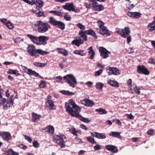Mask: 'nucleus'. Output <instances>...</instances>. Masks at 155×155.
<instances>
[{
	"mask_svg": "<svg viewBox=\"0 0 155 155\" xmlns=\"http://www.w3.org/2000/svg\"><path fill=\"white\" fill-rule=\"evenodd\" d=\"M28 53L31 56L38 57V54L43 55L49 53V52L43 51L41 49H36L34 45H29L27 48Z\"/></svg>",
	"mask_w": 155,
	"mask_h": 155,
	"instance_id": "1",
	"label": "nucleus"
},
{
	"mask_svg": "<svg viewBox=\"0 0 155 155\" xmlns=\"http://www.w3.org/2000/svg\"><path fill=\"white\" fill-rule=\"evenodd\" d=\"M35 25L37 27L38 31L40 33H44L47 32L51 28L48 23L41 21H36Z\"/></svg>",
	"mask_w": 155,
	"mask_h": 155,
	"instance_id": "2",
	"label": "nucleus"
},
{
	"mask_svg": "<svg viewBox=\"0 0 155 155\" xmlns=\"http://www.w3.org/2000/svg\"><path fill=\"white\" fill-rule=\"evenodd\" d=\"M63 78L65 82L72 87H75V85L77 84L76 77L73 74L66 75L64 76Z\"/></svg>",
	"mask_w": 155,
	"mask_h": 155,
	"instance_id": "3",
	"label": "nucleus"
},
{
	"mask_svg": "<svg viewBox=\"0 0 155 155\" xmlns=\"http://www.w3.org/2000/svg\"><path fill=\"white\" fill-rule=\"evenodd\" d=\"M66 139L65 136L63 135H54L53 136V140L58 144L61 148L64 147L66 146V141L64 140Z\"/></svg>",
	"mask_w": 155,
	"mask_h": 155,
	"instance_id": "4",
	"label": "nucleus"
},
{
	"mask_svg": "<svg viewBox=\"0 0 155 155\" xmlns=\"http://www.w3.org/2000/svg\"><path fill=\"white\" fill-rule=\"evenodd\" d=\"M97 22L99 28V33L103 35H106L107 36H110V34L108 33L109 31L108 30L104 25V22L100 20L98 21Z\"/></svg>",
	"mask_w": 155,
	"mask_h": 155,
	"instance_id": "5",
	"label": "nucleus"
},
{
	"mask_svg": "<svg viewBox=\"0 0 155 155\" xmlns=\"http://www.w3.org/2000/svg\"><path fill=\"white\" fill-rule=\"evenodd\" d=\"M116 32L120 35L122 37L125 38L129 35L130 31L128 27H125L124 29L117 28Z\"/></svg>",
	"mask_w": 155,
	"mask_h": 155,
	"instance_id": "6",
	"label": "nucleus"
},
{
	"mask_svg": "<svg viewBox=\"0 0 155 155\" xmlns=\"http://www.w3.org/2000/svg\"><path fill=\"white\" fill-rule=\"evenodd\" d=\"M65 108L69 114L73 117L76 116L78 112L75 111L72 106L68 103H65Z\"/></svg>",
	"mask_w": 155,
	"mask_h": 155,
	"instance_id": "7",
	"label": "nucleus"
},
{
	"mask_svg": "<svg viewBox=\"0 0 155 155\" xmlns=\"http://www.w3.org/2000/svg\"><path fill=\"white\" fill-rule=\"evenodd\" d=\"M92 3L91 4V9L95 11H101L103 10L104 8L101 5H99L96 1L94 0H90Z\"/></svg>",
	"mask_w": 155,
	"mask_h": 155,
	"instance_id": "8",
	"label": "nucleus"
},
{
	"mask_svg": "<svg viewBox=\"0 0 155 155\" xmlns=\"http://www.w3.org/2000/svg\"><path fill=\"white\" fill-rule=\"evenodd\" d=\"M62 8L64 9L69 11H73L77 12H78L75 9L74 6L72 2L67 3L62 6Z\"/></svg>",
	"mask_w": 155,
	"mask_h": 155,
	"instance_id": "9",
	"label": "nucleus"
},
{
	"mask_svg": "<svg viewBox=\"0 0 155 155\" xmlns=\"http://www.w3.org/2000/svg\"><path fill=\"white\" fill-rule=\"evenodd\" d=\"M20 67L24 72L26 73L29 75H33L36 77L39 76V74L35 71H32L30 69H28V68L25 66L21 65Z\"/></svg>",
	"mask_w": 155,
	"mask_h": 155,
	"instance_id": "10",
	"label": "nucleus"
},
{
	"mask_svg": "<svg viewBox=\"0 0 155 155\" xmlns=\"http://www.w3.org/2000/svg\"><path fill=\"white\" fill-rule=\"evenodd\" d=\"M137 71L140 74H144L147 75L149 74V71L143 65L138 66L137 67Z\"/></svg>",
	"mask_w": 155,
	"mask_h": 155,
	"instance_id": "11",
	"label": "nucleus"
},
{
	"mask_svg": "<svg viewBox=\"0 0 155 155\" xmlns=\"http://www.w3.org/2000/svg\"><path fill=\"white\" fill-rule=\"evenodd\" d=\"M99 50L101 53V56L104 58H106L108 56V54L110 53L103 47H100Z\"/></svg>",
	"mask_w": 155,
	"mask_h": 155,
	"instance_id": "12",
	"label": "nucleus"
},
{
	"mask_svg": "<svg viewBox=\"0 0 155 155\" xmlns=\"http://www.w3.org/2000/svg\"><path fill=\"white\" fill-rule=\"evenodd\" d=\"M108 70L109 71L108 72V73L109 75L114 74L116 75L120 74V71L116 68L109 67Z\"/></svg>",
	"mask_w": 155,
	"mask_h": 155,
	"instance_id": "13",
	"label": "nucleus"
},
{
	"mask_svg": "<svg viewBox=\"0 0 155 155\" xmlns=\"http://www.w3.org/2000/svg\"><path fill=\"white\" fill-rule=\"evenodd\" d=\"M0 136L5 141H8L11 139L10 134L7 132H0Z\"/></svg>",
	"mask_w": 155,
	"mask_h": 155,
	"instance_id": "14",
	"label": "nucleus"
},
{
	"mask_svg": "<svg viewBox=\"0 0 155 155\" xmlns=\"http://www.w3.org/2000/svg\"><path fill=\"white\" fill-rule=\"evenodd\" d=\"M1 21L4 24L10 29H12L14 26L12 23L9 21L7 20L6 19L2 18L0 19Z\"/></svg>",
	"mask_w": 155,
	"mask_h": 155,
	"instance_id": "15",
	"label": "nucleus"
},
{
	"mask_svg": "<svg viewBox=\"0 0 155 155\" xmlns=\"http://www.w3.org/2000/svg\"><path fill=\"white\" fill-rule=\"evenodd\" d=\"M49 39L48 37L45 36H40L39 37V44L38 45H45L47 44V41Z\"/></svg>",
	"mask_w": 155,
	"mask_h": 155,
	"instance_id": "16",
	"label": "nucleus"
},
{
	"mask_svg": "<svg viewBox=\"0 0 155 155\" xmlns=\"http://www.w3.org/2000/svg\"><path fill=\"white\" fill-rule=\"evenodd\" d=\"M27 36L34 44H36L37 45H38V44H39V37L33 36L30 34L27 35Z\"/></svg>",
	"mask_w": 155,
	"mask_h": 155,
	"instance_id": "17",
	"label": "nucleus"
},
{
	"mask_svg": "<svg viewBox=\"0 0 155 155\" xmlns=\"http://www.w3.org/2000/svg\"><path fill=\"white\" fill-rule=\"evenodd\" d=\"M68 104H69L72 106L75 111L78 112H80L81 111V109L76 104L73 100L72 99L69 100Z\"/></svg>",
	"mask_w": 155,
	"mask_h": 155,
	"instance_id": "18",
	"label": "nucleus"
},
{
	"mask_svg": "<svg viewBox=\"0 0 155 155\" xmlns=\"http://www.w3.org/2000/svg\"><path fill=\"white\" fill-rule=\"evenodd\" d=\"M50 98L51 97L49 95L48 96L46 100L47 101L46 102V103L47 105H48L50 109H55V108L54 107H55L54 105L53 101L50 100Z\"/></svg>",
	"mask_w": 155,
	"mask_h": 155,
	"instance_id": "19",
	"label": "nucleus"
},
{
	"mask_svg": "<svg viewBox=\"0 0 155 155\" xmlns=\"http://www.w3.org/2000/svg\"><path fill=\"white\" fill-rule=\"evenodd\" d=\"M81 103L86 106L91 107L93 105V102L89 100L84 99L81 101Z\"/></svg>",
	"mask_w": 155,
	"mask_h": 155,
	"instance_id": "20",
	"label": "nucleus"
},
{
	"mask_svg": "<svg viewBox=\"0 0 155 155\" xmlns=\"http://www.w3.org/2000/svg\"><path fill=\"white\" fill-rule=\"evenodd\" d=\"M128 15L129 16L132 18H137L140 17L141 14L139 12H129L128 13Z\"/></svg>",
	"mask_w": 155,
	"mask_h": 155,
	"instance_id": "21",
	"label": "nucleus"
},
{
	"mask_svg": "<svg viewBox=\"0 0 155 155\" xmlns=\"http://www.w3.org/2000/svg\"><path fill=\"white\" fill-rule=\"evenodd\" d=\"M105 147L107 150L113 153H116L117 150V149L116 147L112 145H107L105 146Z\"/></svg>",
	"mask_w": 155,
	"mask_h": 155,
	"instance_id": "22",
	"label": "nucleus"
},
{
	"mask_svg": "<svg viewBox=\"0 0 155 155\" xmlns=\"http://www.w3.org/2000/svg\"><path fill=\"white\" fill-rule=\"evenodd\" d=\"M88 50V54L89 55V58L91 59H93L94 58L95 53L93 49L92 46H91L87 49Z\"/></svg>",
	"mask_w": 155,
	"mask_h": 155,
	"instance_id": "23",
	"label": "nucleus"
},
{
	"mask_svg": "<svg viewBox=\"0 0 155 155\" xmlns=\"http://www.w3.org/2000/svg\"><path fill=\"white\" fill-rule=\"evenodd\" d=\"M148 27L149 28V30L150 31H151L155 30V16L154 17V20L152 22L150 23L148 25Z\"/></svg>",
	"mask_w": 155,
	"mask_h": 155,
	"instance_id": "24",
	"label": "nucleus"
},
{
	"mask_svg": "<svg viewBox=\"0 0 155 155\" xmlns=\"http://www.w3.org/2000/svg\"><path fill=\"white\" fill-rule=\"evenodd\" d=\"M107 82L112 87H118L119 86L118 83L115 80L110 79L108 80Z\"/></svg>",
	"mask_w": 155,
	"mask_h": 155,
	"instance_id": "25",
	"label": "nucleus"
},
{
	"mask_svg": "<svg viewBox=\"0 0 155 155\" xmlns=\"http://www.w3.org/2000/svg\"><path fill=\"white\" fill-rule=\"evenodd\" d=\"M84 31L86 35H91L94 37L95 39H97V37L93 29H90L88 30Z\"/></svg>",
	"mask_w": 155,
	"mask_h": 155,
	"instance_id": "26",
	"label": "nucleus"
},
{
	"mask_svg": "<svg viewBox=\"0 0 155 155\" xmlns=\"http://www.w3.org/2000/svg\"><path fill=\"white\" fill-rule=\"evenodd\" d=\"M79 112H78L76 116H75L74 117H76L78 118L82 121L86 123H88L90 122V120H88L87 118H84L82 116H81L80 114H79Z\"/></svg>",
	"mask_w": 155,
	"mask_h": 155,
	"instance_id": "27",
	"label": "nucleus"
},
{
	"mask_svg": "<svg viewBox=\"0 0 155 155\" xmlns=\"http://www.w3.org/2000/svg\"><path fill=\"white\" fill-rule=\"evenodd\" d=\"M56 49L58 50V54H62L64 56H67L68 55V51L65 49L61 48H57Z\"/></svg>",
	"mask_w": 155,
	"mask_h": 155,
	"instance_id": "28",
	"label": "nucleus"
},
{
	"mask_svg": "<svg viewBox=\"0 0 155 155\" xmlns=\"http://www.w3.org/2000/svg\"><path fill=\"white\" fill-rule=\"evenodd\" d=\"M78 35H80L81 38L83 40V41H86L87 40L86 34L84 31H79Z\"/></svg>",
	"mask_w": 155,
	"mask_h": 155,
	"instance_id": "29",
	"label": "nucleus"
},
{
	"mask_svg": "<svg viewBox=\"0 0 155 155\" xmlns=\"http://www.w3.org/2000/svg\"><path fill=\"white\" fill-rule=\"evenodd\" d=\"M120 132H116L111 131L109 133V135L110 136L114 137H117V138H121V137L120 135Z\"/></svg>",
	"mask_w": 155,
	"mask_h": 155,
	"instance_id": "30",
	"label": "nucleus"
},
{
	"mask_svg": "<svg viewBox=\"0 0 155 155\" xmlns=\"http://www.w3.org/2000/svg\"><path fill=\"white\" fill-rule=\"evenodd\" d=\"M83 43V41L81 38L78 40H74L72 42V44L78 47L79 46L80 44H82Z\"/></svg>",
	"mask_w": 155,
	"mask_h": 155,
	"instance_id": "31",
	"label": "nucleus"
},
{
	"mask_svg": "<svg viewBox=\"0 0 155 155\" xmlns=\"http://www.w3.org/2000/svg\"><path fill=\"white\" fill-rule=\"evenodd\" d=\"M55 26H57L61 30H63L65 28L64 23L61 21H58Z\"/></svg>",
	"mask_w": 155,
	"mask_h": 155,
	"instance_id": "32",
	"label": "nucleus"
},
{
	"mask_svg": "<svg viewBox=\"0 0 155 155\" xmlns=\"http://www.w3.org/2000/svg\"><path fill=\"white\" fill-rule=\"evenodd\" d=\"M132 91H134L136 94H139L140 93V91L138 89L135 83H133L132 86Z\"/></svg>",
	"mask_w": 155,
	"mask_h": 155,
	"instance_id": "33",
	"label": "nucleus"
},
{
	"mask_svg": "<svg viewBox=\"0 0 155 155\" xmlns=\"http://www.w3.org/2000/svg\"><path fill=\"white\" fill-rule=\"evenodd\" d=\"M58 21L52 17H50L49 18V22L54 26L56 25Z\"/></svg>",
	"mask_w": 155,
	"mask_h": 155,
	"instance_id": "34",
	"label": "nucleus"
},
{
	"mask_svg": "<svg viewBox=\"0 0 155 155\" xmlns=\"http://www.w3.org/2000/svg\"><path fill=\"white\" fill-rule=\"evenodd\" d=\"M32 120L33 121H36L39 120L41 117V116L40 115L36 114L35 113L32 114Z\"/></svg>",
	"mask_w": 155,
	"mask_h": 155,
	"instance_id": "35",
	"label": "nucleus"
},
{
	"mask_svg": "<svg viewBox=\"0 0 155 155\" xmlns=\"http://www.w3.org/2000/svg\"><path fill=\"white\" fill-rule=\"evenodd\" d=\"M3 92L2 90L0 87V104H4L6 101V99L5 98H2V96L1 95V93Z\"/></svg>",
	"mask_w": 155,
	"mask_h": 155,
	"instance_id": "36",
	"label": "nucleus"
},
{
	"mask_svg": "<svg viewBox=\"0 0 155 155\" xmlns=\"http://www.w3.org/2000/svg\"><path fill=\"white\" fill-rule=\"evenodd\" d=\"M18 71L16 70L9 69L7 72V73L10 74H13L17 75V76L19 75L20 74L17 73Z\"/></svg>",
	"mask_w": 155,
	"mask_h": 155,
	"instance_id": "37",
	"label": "nucleus"
},
{
	"mask_svg": "<svg viewBox=\"0 0 155 155\" xmlns=\"http://www.w3.org/2000/svg\"><path fill=\"white\" fill-rule=\"evenodd\" d=\"M104 86V84L100 82H97L96 84V89L98 90H101L102 91H103V87Z\"/></svg>",
	"mask_w": 155,
	"mask_h": 155,
	"instance_id": "38",
	"label": "nucleus"
},
{
	"mask_svg": "<svg viewBox=\"0 0 155 155\" xmlns=\"http://www.w3.org/2000/svg\"><path fill=\"white\" fill-rule=\"evenodd\" d=\"M73 53L74 54L81 56H84L85 55V54L83 53V51L82 50H76L73 51Z\"/></svg>",
	"mask_w": 155,
	"mask_h": 155,
	"instance_id": "39",
	"label": "nucleus"
},
{
	"mask_svg": "<svg viewBox=\"0 0 155 155\" xmlns=\"http://www.w3.org/2000/svg\"><path fill=\"white\" fill-rule=\"evenodd\" d=\"M7 155H18L19 153L14 151L12 149H9L7 151Z\"/></svg>",
	"mask_w": 155,
	"mask_h": 155,
	"instance_id": "40",
	"label": "nucleus"
},
{
	"mask_svg": "<svg viewBox=\"0 0 155 155\" xmlns=\"http://www.w3.org/2000/svg\"><path fill=\"white\" fill-rule=\"evenodd\" d=\"M95 137L100 139H104L106 138V136L101 133H95Z\"/></svg>",
	"mask_w": 155,
	"mask_h": 155,
	"instance_id": "41",
	"label": "nucleus"
},
{
	"mask_svg": "<svg viewBox=\"0 0 155 155\" xmlns=\"http://www.w3.org/2000/svg\"><path fill=\"white\" fill-rule=\"evenodd\" d=\"M60 92L63 94L67 95H72L74 94V93L68 91L62 90Z\"/></svg>",
	"mask_w": 155,
	"mask_h": 155,
	"instance_id": "42",
	"label": "nucleus"
},
{
	"mask_svg": "<svg viewBox=\"0 0 155 155\" xmlns=\"http://www.w3.org/2000/svg\"><path fill=\"white\" fill-rule=\"evenodd\" d=\"M47 64L46 63H42L40 62H35L34 63V65L39 67H42L46 66Z\"/></svg>",
	"mask_w": 155,
	"mask_h": 155,
	"instance_id": "43",
	"label": "nucleus"
},
{
	"mask_svg": "<svg viewBox=\"0 0 155 155\" xmlns=\"http://www.w3.org/2000/svg\"><path fill=\"white\" fill-rule=\"evenodd\" d=\"M96 111L98 112L100 114H105L107 113V112L105 109L101 108L97 109L96 110Z\"/></svg>",
	"mask_w": 155,
	"mask_h": 155,
	"instance_id": "44",
	"label": "nucleus"
},
{
	"mask_svg": "<svg viewBox=\"0 0 155 155\" xmlns=\"http://www.w3.org/2000/svg\"><path fill=\"white\" fill-rule=\"evenodd\" d=\"M127 84L128 87L130 91H132V80L131 79H129L127 82Z\"/></svg>",
	"mask_w": 155,
	"mask_h": 155,
	"instance_id": "45",
	"label": "nucleus"
},
{
	"mask_svg": "<svg viewBox=\"0 0 155 155\" xmlns=\"http://www.w3.org/2000/svg\"><path fill=\"white\" fill-rule=\"evenodd\" d=\"M69 130L70 132L75 136H77V133L78 132V131L76 130V129L74 127H72L69 129Z\"/></svg>",
	"mask_w": 155,
	"mask_h": 155,
	"instance_id": "46",
	"label": "nucleus"
},
{
	"mask_svg": "<svg viewBox=\"0 0 155 155\" xmlns=\"http://www.w3.org/2000/svg\"><path fill=\"white\" fill-rule=\"evenodd\" d=\"M87 140L93 144H95L96 142L94 140V138L91 137H87L86 138Z\"/></svg>",
	"mask_w": 155,
	"mask_h": 155,
	"instance_id": "47",
	"label": "nucleus"
},
{
	"mask_svg": "<svg viewBox=\"0 0 155 155\" xmlns=\"http://www.w3.org/2000/svg\"><path fill=\"white\" fill-rule=\"evenodd\" d=\"M76 26L81 30H84L85 29V26L80 23H79L77 24Z\"/></svg>",
	"mask_w": 155,
	"mask_h": 155,
	"instance_id": "48",
	"label": "nucleus"
},
{
	"mask_svg": "<svg viewBox=\"0 0 155 155\" xmlns=\"http://www.w3.org/2000/svg\"><path fill=\"white\" fill-rule=\"evenodd\" d=\"M48 132L51 134H53L54 132V128L53 127L51 126H49L48 127Z\"/></svg>",
	"mask_w": 155,
	"mask_h": 155,
	"instance_id": "49",
	"label": "nucleus"
},
{
	"mask_svg": "<svg viewBox=\"0 0 155 155\" xmlns=\"http://www.w3.org/2000/svg\"><path fill=\"white\" fill-rule=\"evenodd\" d=\"M63 78L61 76L56 77L54 78V79L57 82H59L61 81L62 80Z\"/></svg>",
	"mask_w": 155,
	"mask_h": 155,
	"instance_id": "50",
	"label": "nucleus"
},
{
	"mask_svg": "<svg viewBox=\"0 0 155 155\" xmlns=\"http://www.w3.org/2000/svg\"><path fill=\"white\" fill-rule=\"evenodd\" d=\"M64 18L66 20L68 21H70L71 19V17L69 15H68L67 13H65L64 16Z\"/></svg>",
	"mask_w": 155,
	"mask_h": 155,
	"instance_id": "51",
	"label": "nucleus"
},
{
	"mask_svg": "<svg viewBox=\"0 0 155 155\" xmlns=\"http://www.w3.org/2000/svg\"><path fill=\"white\" fill-rule=\"evenodd\" d=\"M103 70L102 69H100L99 71H96L94 74V75L96 76H97L100 75L102 73Z\"/></svg>",
	"mask_w": 155,
	"mask_h": 155,
	"instance_id": "52",
	"label": "nucleus"
},
{
	"mask_svg": "<svg viewBox=\"0 0 155 155\" xmlns=\"http://www.w3.org/2000/svg\"><path fill=\"white\" fill-rule=\"evenodd\" d=\"M33 145L35 148H37L39 147V144L37 141H34L33 142Z\"/></svg>",
	"mask_w": 155,
	"mask_h": 155,
	"instance_id": "53",
	"label": "nucleus"
},
{
	"mask_svg": "<svg viewBox=\"0 0 155 155\" xmlns=\"http://www.w3.org/2000/svg\"><path fill=\"white\" fill-rule=\"evenodd\" d=\"M46 83L44 81H42L39 85V87L40 88H44L46 86Z\"/></svg>",
	"mask_w": 155,
	"mask_h": 155,
	"instance_id": "54",
	"label": "nucleus"
},
{
	"mask_svg": "<svg viewBox=\"0 0 155 155\" xmlns=\"http://www.w3.org/2000/svg\"><path fill=\"white\" fill-rule=\"evenodd\" d=\"M25 138L29 142L31 143L32 141V139L26 135H23Z\"/></svg>",
	"mask_w": 155,
	"mask_h": 155,
	"instance_id": "55",
	"label": "nucleus"
},
{
	"mask_svg": "<svg viewBox=\"0 0 155 155\" xmlns=\"http://www.w3.org/2000/svg\"><path fill=\"white\" fill-rule=\"evenodd\" d=\"M63 12L59 11H56L55 15L60 17H62L63 16Z\"/></svg>",
	"mask_w": 155,
	"mask_h": 155,
	"instance_id": "56",
	"label": "nucleus"
},
{
	"mask_svg": "<svg viewBox=\"0 0 155 155\" xmlns=\"http://www.w3.org/2000/svg\"><path fill=\"white\" fill-rule=\"evenodd\" d=\"M85 84L90 87H91L93 84V83L92 82L90 81L87 82Z\"/></svg>",
	"mask_w": 155,
	"mask_h": 155,
	"instance_id": "57",
	"label": "nucleus"
},
{
	"mask_svg": "<svg viewBox=\"0 0 155 155\" xmlns=\"http://www.w3.org/2000/svg\"><path fill=\"white\" fill-rule=\"evenodd\" d=\"M101 148V146L100 145L97 144L94 147V149L95 150H98Z\"/></svg>",
	"mask_w": 155,
	"mask_h": 155,
	"instance_id": "58",
	"label": "nucleus"
},
{
	"mask_svg": "<svg viewBox=\"0 0 155 155\" xmlns=\"http://www.w3.org/2000/svg\"><path fill=\"white\" fill-rule=\"evenodd\" d=\"M125 116H127L128 118L130 119H132L134 118V117L131 114H125Z\"/></svg>",
	"mask_w": 155,
	"mask_h": 155,
	"instance_id": "59",
	"label": "nucleus"
},
{
	"mask_svg": "<svg viewBox=\"0 0 155 155\" xmlns=\"http://www.w3.org/2000/svg\"><path fill=\"white\" fill-rule=\"evenodd\" d=\"M126 38H127V43L129 44L131 41V36L128 35Z\"/></svg>",
	"mask_w": 155,
	"mask_h": 155,
	"instance_id": "60",
	"label": "nucleus"
},
{
	"mask_svg": "<svg viewBox=\"0 0 155 155\" xmlns=\"http://www.w3.org/2000/svg\"><path fill=\"white\" fill-rule=\"evenodd\" d=\"M127 51H128L129 53H132L134 52V48H130L127 49Z\"/></svg>",
	"mask_w": 155,
	"mask_h": 155,
	"instance_id": "61",
	"label": "nucleus"
},
{
	"mask_svg": "<svg viewBox=\"0 0 155 155\" xmlns=\"http://www.w3.org/2000/svg\"><path fill=\"white\" fill-rule=\"evenodd\" d=\"M154 132V130L152 129L149 130L147 131V134L149 135H152Z\"/></svg>",
	"mask_w": 155,
	"mask_h": 155,
	"instance_id": "62",
	"label": "nucleus"
},
{
	"mask_svg": "<svg viewBox=\"0 0 155 155\" xmlns=\"http://www.w3.org/2000/svg\"><path fill=\"white\" fill-rule=\"evenodd\" d=\"M10 106L8 102H7L6 104L3 105V108L4 109L7 110Z\"/></svg>",
	"mask_w": 155,
	"mask_h": 155,
	"instance_id": "63",
	"label": "nucleus"
},
{
	"mask_svg": "<svg viewBox=\"0 0 155 155\" xmlns=\"http://www.w3.org/2000/svg\"><path fill=\"white\" fill-rule=\"evenodd\" d=\"M149 62L150 63L155 64V59L153 58H151L149 60Z\"/></svg>",
	"mask_w": 155,
	"mask_h": 155,
	"instance_id": "64",
	"label": "nucleus"
}]
</instances>
